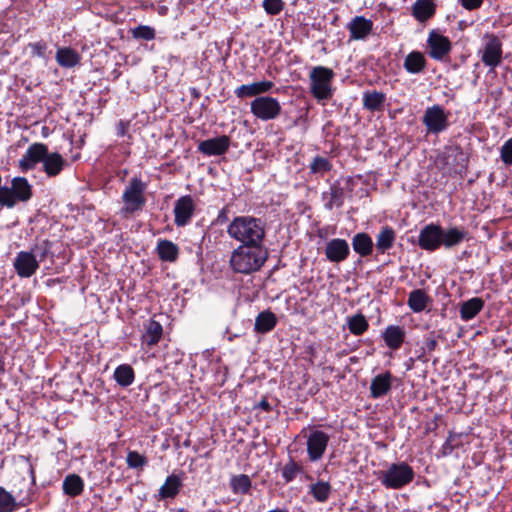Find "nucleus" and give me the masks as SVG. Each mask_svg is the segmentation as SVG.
Masks as SVG:
<instances>
[{
  "label": "nucleus",
  "instance_id": "nucleus-1",
  "mask_svg": "<svg viewBox=\"0 0 512 512\" xmlns=\"http://www.w3.org/2000/svg\"><path fill=\"white\" fill-rule=\"evenodd\" d=\"M227 234L240 245H263L266 222L254 216H236L227 226Z\"/></svg>",
  "mask_w": 512,
  "mask_h": 512
},
{
  "label": "nucleus",
  "instance_id": "nucleus-2",
  "mask_svg": "<svg viewBox=\"0 0 512 512\" xmlns=\"http://www.w3.org/2000/svg\"><path fill=\"white\" fill-rule=\"evenodd\" d=\"M268 258L263 245H239L230 256V267L236 273L251 274L261 269Z\"/></svg>",
  "mask_w": 512,
  "mask_h": 512
},
{
  "label": "nucleus",
  "instance_id": "nucleus-3",
  "mask_svg": "<svg viewBox=\"0 0 512 512\" xmlns=\"http://www.w3.org/2000/svg\"><path fill=\"white\" fill-rule=\"evenodd\" d=\"M437 166L450 175L464 177L467 174L469 156L458 144L445 145L436 156Z\"/></svg>",
  "mask_w": 512,
  "mask_h": 512
},
{
  "label": "nucleus",
  "instance_id": "nucleus-4",
  "mask_svg": "<svg viewBox=\"0 0 512 512\" xmlns=\"http://www.w3.org/2000/svg\"><path fill=\"white\" fill-rule=\"evenodd\" d=\"M335 72L326 66H315L309 72V92L318 101L330 100L335 92Z\"/></svg>",
  "mask_w": 512,
  "mask_h": 512
},
{
  "label": "nucleus",
  "instance_id": "nucleus-5",
  "mask_svg": "<svg viewBox=\"0 0 512 512\" xmlns=\"http://www.w3.org/2000/svg\"><path fill=\"white\" fill-rule=\"evenodd\" d=\"M415 477L414 469L405 461L392 463L380 471L378 480L387 489L399 490L409 485Z\"/></svg>",
  "mask_w": 512,
  "mask_h": 512
},
{
  "label": "nucleus",
  "instance_id": "nucleus-6",
  "mask_svg": "<svg viewBox=\"0 0 512 512\" xmlns=\"http://www.w3.org/2000/svg\"><path fill=\"white\" fill-rule=\"evenodd\" d=\"M33 196L32 185L25 177L17 176L11 181V186L0 188V206L13 208L18 202H27Z\"/></svg>",
  "mask_w": 512,
  "mask_h": 512
},
{
  "label": "nucleus",
  "instance_id": "nucleus-7",
  "mask_svg": "<svg viewBox=\"0 0 512 512\" xmlns=\"http://www.w3.org/2000/svg\"><path fill=\"white\" fill-rule=\"evenodd\" d=\"M146 188L147 184L140 177H133L129 180L122 194L123 213L134 214L143 210L146 205Z\"/></svg>",
  "mask_w": 512,
  "mask_h": 512
},
{
  "label": "nucleus",
  "instance_id": "nucleus-8",
  "mask_svg": "<svg viewBox=\"0 0 512 512\" xmlns=\"http://www.w3.org/2000/svg\"><path fill=\"white\" fill-rule=\"evenodd\" d=\"M253 116L261 121L277 119L282 113V106L277 98L272 96L256 97L250 103Z\"/></svg>",
  "mask_w": 512,
  "mask_h": 512
},
{
  "label": "nucleus",
  "instance_id": "nucleus-9",
  "mask_svg": "<svg viewBox=\"0 0 512 512\" xmlns=\"http://www.w3.org/2000/svg\"><path fill=\"white\" fill-rule=\"evenodd\" d=\"M483 39L485 42L481 61L487 67L496 68L501 64L503 58L502 42L494 33H485Z\"/></svg>",
  "mask_w": 512,
  "mask_h": 512
},
{
  "label": "nucleus",
  "instance_id": "nucleus-10",
  "mask_svg": "<svg viewBox=\"0 0 512 512\" xmlns=\"http://www.w3.org/2000/svg\"><path fill=\"white\" fill-rule=\"evenodd\" d=\"M449 113H446L444 108L440 105H433L428 107L422 119L423 124L426 126L427 133L439 134L449 127L448 120Z\"/></svg>",
  "mask_w": 512,
  "mask_h": 512
},
{
  "label": "nucleus",
  "instance_id": "nucleus-11",
  "mask_svg": "<svg viewBox=\"0 0 512 512\" xmlns=\"http://www.w3.org/2000/svg\"><path fill=\"white\" fill-rule=\"evenodd\" d=\"M442 227L439 224L425 225L419 232L418 246L426 251H436L441 247Z\"/></svg>",
  "mask_w": 512,
  "mask_h": 512
},
{
  "label": "nucleus",
  "instance_id": "nucleus-12",
  "mask_svg": "<svg viewBox=\"0 0 512 512\" xmlns=\"http://www.w3.org/2000/svg\"><path fill=\"white\" fill-rule=\"evenodd\" d=\"M330 440V436L321 430H313L307 437V454L311 462L320 460Z\"/></svg>",
  "mask_w": 512,
  "mask_h": 512
},
{
  "label": "nucleus",
  "instance_id": "nucleus-13",
  "mask_svg": "<svg viewBox=\"0 0 512 512\" xmlns=\"http://www.w3.org/2000/svg\"><path fill=\"white\" fill-rule=\"evenodd\" d=\"M195 203L191 195L178 198L174 205V223L177 227L188 225L195 213Z\"/></svg>",
  "mask_w": 512,
  "mask_h": 512
},
{
  "label": "nucleus",
  "instance_id": "nucleus-14",
  "mask_svg": "<svg viewBox=\"0 0 512 512\" xmlns=\"http://www.w3.org/2000/svg\"><path fill=\"white\" fill-rule=\"evenodd\" d=\"M47 148V145L44 143L31 144L18 162L21 172L26 173L33 170L37 164L42 163L43 158L46 156Z\"/></svg>",
  "mask_w": 512,
  "mask_h": 512
},
{
  "label": "nucleus",
  "instance_id": "nucleus-15",
  "mask_svg": "<svg viewBox=\"0 0 512 512\" xmlns=\"http://www.w3.org/2000/svg\"><path fill=\"white\" fill-rule=\"evenodd\" d=\"M13 266L19 277L29 278L39 269V261L32 251H20L14 259Z\"/></svg>",
  "mask_w": 512,
  "mask_h": 512
},
{
  "label": "nucleus",
  "instance_id": "nucleus-16",
  "mask_svg": "<svg viewBox=\"0 0 512 512\" xmlns=\"http://www.w3.org/2000/svg\"><path fill=\"white\" fill-rule=\"evenodd\" d=\"M427 45L429 47V56L435 60H442L451 51V42L448 37L439 34L435 30L430 31Z\"/></svg>",
  "mask_w": 512,
  "mask_h": 512
},
{
  "label": "nucleus",
  "instance_id": "nucleus-17",
  "mask_svg": "<svg viewBox=\"0 0 512 512\" xmlns=\"http://www.w3.org/2000/svg\"><path fill=\"white\" fill-rule=\"evenodd\" d=\"M231 139L227 135L217 136L201 141L198 144V151L206 156H221L230 147Z\"/></svg>",
  "mask_w": 512,
  "mask_h": 512
},
{
  "label": "nucleus",
  "instance_id": "nucleus-18",
  "mask_svg": "<svg viewBox=\"0 0 512 512\" xmlns=\"http://www.w3.org/2000/svg\"><path fill=\"white\" fill-rule=\"evenodd\" d=\"M324 254L331 263H341L350 255L348 242L342 238H333L326 243Z\"/></svg>",
  "mask_w": 512,
  "mask_h": 512
},
{
  "label": "nucleus",
  "instance_id": "nucleus-19",
  "mask_svg": "<svg viewBox=\"0 0 512 512\" xmlns=\"http://www.w3.org/2000/svg\"><path fill=\"white\" fill-rule=\"evenodd\" d=\"M275 84L269 80H263L258 82H253L250 84H244L237 87L234 91L235 95L240 98H248V97H260L265 96L264 94L270 92L274 88Z\"/></svg>",
  "mask_w": 512,
  "mask_h": 512
},
{
  "label": "nucleus",
  "instance_id": "nucleus-20",
  "mask_svg": "<svg viewBox=\"0 0 512 512\" xmlns=\"http://www.w3.org/2000/svg\"><path fill=\"white\" fill-rule=\"evenodd\" d=\"M350 40H364L373 29V22L364 16H355L348 24Z\"/></svg>",
  "mask_w": 512,
  "mask_h": 512
},
{
  "label": "nucleus",
  "instance_id": "nucleus-21",
  "mask_svg": "<svg viewBox=\"0 0 512 512\" xmlns=\"http://www.w3.org/2000/svg\"><path fill=\"white\" fill-rule=\"evenodd\" d=\"M20 497V493L15 496L0 486V512H14L18 507H24L31 502L29 495Z\"/></svg>",
  "mask_w": 512,
  "mask_h": 512
},
{
  "label": "nucleus",
  "instance_id": "nucleus-22",
  "mask_svg": "<svg viewBox=\"0 0 512 512\" xmlns=\"http://www.w3.org/2000/svg\"><path fill=\"white\" fill-rule=\"evenodd\" d=\"M394 376L390 371L376 375L370 384V396L373 399L381 398L389 393Z\"/></svg>",
  "mask_w": 512,
  "mask_h": 512
},
{
  "label": "nucleus",
  "instance_id": "nucleus-23",
  "mask_svg": "<svg viewBox=\"0 0 512 512\" xmlns=\"http://www.w3.org/2000/svg\"><path fill=\"white\" fill-rule=\"evenodd\" d=\"M465 240H469V232L465 228L457 226L448 229L442 228L441 246H444L445 249L458 246Z\"/></svg>",
  "mask_w": 512,
  "mask_h": 512
},
{
  "label": "nucleus",
  "instance_id": "nucleus-24",
  "mask_svg": "<svg viewBox=\"0 0 512 512\" xmlns=\"http://www.w3.org/2000/svg\"><path fill=\"white\" fill-rule=\"evenodd\" d=\"M405 337V329L399 325H389L381 333V338L385 345L393 351L400 349L405 341Z\"/></svg>",
  "mask_w": 512,
  "mask_h": 512
},
{
  "label": "nucleus",
  "instance_id": "nucleus-25",
  "mask_svg": "<svg viewBox=\"0 0 512 512\" xmlns=\"http://www.w3.org/2000/svg\"><path fill=\"white\" fill-rule=\"evenodd\" d=\"M326 210L331 211L334 207H341L345 200V191L339 181H335L330 185L329 191H325L321 195Z\"/></svg>",
  "mask_w": 512,
  "mask_h": 512
},
{
  "label": "nucleus",
  "instance_id": "nucleus-26",
  "mask_svg": "<svg viewBox=\"0 0 512 512\" xmlns=\"http://www.w3.org/2000/svg\"><path fill=\"white\" fill-rule=\"evenodd\" d=\"M435 0H416L412 5V16L420 23H425L436 14Z\"/></svg>",
  "mask_w": 512,
  "mask_h": 512
},
{
  "label": "nucleus",
  "instance_id": "nucleus-27",
  "mask_svg": "<svg viewBox=\"0 0 512 512\" xmlns=\"http://www.w3.org/2000/svg\"><path fill=\"white\" fill-rule=\"evenodd\" d=\"M66 164V160L62 157L60 153L49 152V150L47 149V153L46 156L43 158L42 165L43 171L48 177L58 176L62 172Z\"/></svg>",
  "mask_w": 512,
  "mask_h": 512
},
{
  "label": "nucleus",
  "instance_id": "nucleus-28",
  "mask_svg": "<svg viewBox=\"0 0 512 512\" xmlns=\"http://www.w3.org/2000/svg\"><path fill=\"white\" fill-rule=\"evenodd\" d=\"M183 486L182 479L179 475L172 473L167 476L164 484L158 490V500L174 499Z\"/></svg>",
  "mask_w": 512,
  "mask_h": 512
},
{
  "label": "nucleus",
  "instance_id": "nucleus-29",
  "mask_svg": "<svg viewBox=\"0 0 512 512\" xmlns=\"http://www.w3.org/2000/svg\"><path fill=\"white\" fill-rule=\"evenodd\" d=\"M351 245L354 252L362 258L370 256L374 248L373 240L366 232L356 233L352 237Z\"/></svg>",
  "mask_w": 512,
  "mask_h": 512
},
{
  "label": "nucleus",
  "instance_id": "nucleus-30",
  "mask_svg": "<svg viewBox=\"0 0 512 512\" xmlns=\"http://www.w3.org/2000/svg\"><path fill=\"white\" fill-rule=\"evenodd\" d=\"M427 65L424 54L420 51H412L404 59L403 67L409 74L422 73Z\"/></svg>",
  "mask_w": 512,
  "mask_h": 512
},
{
  "label": "nucleus",
  "instance_id": "nucleus-31",
  "mask_svg": "<svg viewBox=\"0 0 512 512\" xmlns=\"http://www.w3.org/2000/svg\"><path fill=\"white\" fill-rule=\"evenodd\" d=\"M484 300L480 297H474L464 301L460 305L459 313L463 321H469L475 318L484 307Z\"/></svg>",
  "mask_w": 512,
  "mask_h": 512
},
{
  "label": "nucleus",
  "instance_id": "nucleus-32",
  "mask_svg": "<svg viewBox=\"0 0 512 512\" xmlns=\"http://www.w3.org/2000/svg\"><path fill=\"white\" fill-rule=\"evenodd\" d=\"M396 239V232L390 226L381 227L379 233L376 236V250L378 253L383 254L387 250L391 249Z\"/></svg>",
  "mask_w": 512,
  "mask_h": 512
},
{
  "label": "nucleus",
  "instance_id": "nucleus-33",
  "mask_svg": "<svg viewBox=\"0 0 512 512\" xmlns=\"http://www.w3.org/2000/svg\"><path fill=\"white\" fill-rule=\"evenodd\" d=\"M156 251L159 259L166 262H175L179 256L178 246L168 239H160Z\"/></svg>",
  "mask_w": 512,
  "mask_h": 512
},
{
  "label": "nucleus",
  "instance_id": "nucleus-34",
  "mask_svg": "<svg viewBox=\"0 0 512 512\" xmlns=\"http://www.w3.org/2000/svg\"><path fill=\"white\" fill-rule=\"evenodd\" d=\"M162 335V325L158 321L150 319L145 325V333L142 335V343L152 347L160 341Z\"/></svg>",
  "mask_w": 512,
  "mask_h": 512
},
{
  "label": "nucleus",
  "instance_id": "nucleus-35",
  "mask_svg": "<svg viewBox=\"0 0 512 512\" xmlns=\"http://www.w3.org/2000/svg\"><path fill=\"white\" fill-rule=\"evenodd\" d=\"M276 324V315L270 310H265L257 315L254 324V330L257 333L265 334L272 331L275 328Z\"/></svg>",
  "mask_w": 512,
  "mask_h": 512
},
{
  "label": "nucleus",
  "instance_id": "nucleus-36",
  "mask_svg": "<svg viewBox=\"0 0 512 512\" xmlns=\"http://www.w3.org/2000/svg\"><path fill=\"white\" fill-rule=\"evenodd\" d=\"M429 302L430 297L423 289H414L408 295L407 305L414 313H420Z\"/></svg>",
  "mask_w": 512,
  "mask_h": 512
},
{
  "label": "nucleus",
  "instance_id": "nucleus-37",
  "mask_svg": "<svg viewBox=\"0 0 512 512\" xmlns=\"http://www.w3.org/2000/svg\"><path fill=\"white\" fill-rule=\"evenodd\" d=\"M63 492L69 497H77L82 494L84 490V481L77 474H68L62 484Z\"/></svg>",
  "mask_w": 512,
  "mask_h": 512
},
{
  "label": "nucleus",
  "instance_id": "nucleus-38",
  "mask_svg": "<svg viewBox=\"0 0 512 512\" xmlns=\"http://www.w3.org/2000/svg\"><path fill=\"white\" fill-rule=\"evenodd\" d=\"M56 61L61 67L72 68L79 64L80 55L71 47L59 48L56 52Z\"/></svg>",
  "mask_w": 512,
  "mask_h": 512
},
{
  "label": "nucleus",
  "instance_id": "nucleus-39",
  "mask_svg": "<svg viewBox=\"0 0 512 512\" xmlns=\"http://www.w3.org/2000/svg\"><path fill=\"white\" fill-rule=\"evenodd\" d=\"M346 323L350 333L355 336H361L369 329V322L361 312L347 316Z\"/></svg>",
  "mask_w": 512,
  "mask_h": 512
},
{
  "label": "nucleus",
  "instance_id": "nucleus-40",
  "mask_svg": "<svg viewBox=\"0 0 512 512\" xmlns=\"http://www.w3.org/2000/svg\"><path fill=\"white\" fill-rule=\"evenodd\" d=\"M386 96L383 92L376 90L363 93V107L368 111H379L384 106Z\"/></svg>",
  "mask_w": 512,
  "mask_h": 512
},
{
  "label": "nucleus",
  "instance_id": "nucleus-41",
  "mask_svg": "<svg viewBox=\"0 0 512 512\" xmlns=\"http://www.w3.org/2000/svg\"><path fill=\"white\" fill-rule=\"evenodd\" d=\"M113 378L119 386L128 387L134 382L135 373L130 365L121 364L115 369Z\"/></svg>",
  "mask_w": 512,
  "mask_h": 512
},
{
  "label": "nucleus",
  "instance_id": "nucleus-42",
  "mask_svg": "<svg viewBox=\"0 0 512 512\" xmlns=\"http://www.w3.org/2000/svg\"><path fill=\"white\" fill-rule=\"evenodd\" d=\"M332 492V487L329 482L326 481H318L309 486V494L318 501V502H326Z\"/></svg>",
  "mask_w": 512,
  "mask_h": 512
},
{
  "label": "nucleus",
  "instance_id": "nucleus-43",
  "mask_svg": "<svg viewBox=\"0 0 512 512\" xmlns=\"http://www.w3.org/2000/svg\"><path fill=\"white\" fill-rule=\"evenodd\" d=\"M230 488L234 494H248L252 485L251 479L246 474L234 475L230 479Z\"/></svg>",
  "mask_w": 512,
  "mask_h": 512
},
{
  "label": "nucleus",
  "instance_id": "nucleus-44",
  "mask_svg": "<svg viewBox=\"0 0 512 512\" xmlns=\"http://www.w3.org/2000/svg\"><path fill=\"white\" fill-rule=\"evenodd\" d=\"M304 469L302 464L296 462L292 456H289L288 462L283 466L281 470L282 478L285 483L292 482L299 473H303Z\"/></svg>",
  "mask_w": 512,
  "mask_h": 512
},
{
  "label": "nucleus",
  "instance_id": "nucleus-45",
  "mask_svg": "<svg viewBox=\"0 0 512 512\" xmlns=\"http://www.w3.org/2000/svg\"><path fill=\"white\" fill-rule=\"evenodd\" d=\"M311 174H324L332 169V164L328 158L322 156H315L309 164Z\"/></svg>",
  "mask_w": 512,
  "mask_h": 512
},
{
  "label": "nucleus",
  "instance_id": "nucleus-46",
  "mask_svg": "<svg viewBox=\"0 0 512 512\" xmlns=\"http://www.w3.org/2000/svg\"><path fill=\"white\" fill-rule=\"evenodd\" d=\"M126 462L129 468L143 469V467L148 464V459L137 451H129L127 453Z\"/></svg>",
  "mask_w": 512,
  "mask_h": 512
},
{
  "label": "nucleus",
  "instance_id": "nucleus-47",
  "mask_svg": "<svg viewBox=\"0 0 512 512\" xmlns=\"http://www.w3.org/2000/svg\"><path fill=\"white\" fill-rule=\"evenodd\" d=\"M132 37L134 39L151 41V40L155 39L156 32H155V29L151 26L139 25L132 30Z\"/></svg>",
  "mask_w": 512,
  "mask_h": 512
},
{
  "label": "nucleus",
  "instance_id": "nucleus-48",
  "mask_svg": "<svg viewBox=\"0 0 512 512\" xmlns=\"http://www.w3.org/2000/svg\"><path fill=\"white\" fill-rule=\"evenodd\" d=\"M263 8L269 15H278L284 8L282 0H264Z\"/></svg>",
  "mask_w": 512,
  "mask_h": 512
},
{
  "label": "nucleus",
  "instance_id": "nucleus-49",
  "mask_svg": "<svg viewBox=\"0 0 512 512\" xmlns=\"http://www.w3.org/2000/svg\"><path fill=\"white\" fill-rule=\"evenodd\" d=\"M500 158H501V161L506 166L512 165V138L505 141L504 144L501 146Z\"/></svg>",
  "mask_w": 512,
  "mask_h": 512
},
{
  "label": "nucleus",
  "instance_id": "nucleus-50",
  "mask_svg": "<svg viewBox=\"0 0 512 512\" xmlns=\"http://www.w3.org/2000/svg\"><path fill=\"white\" fill-rule=\"evenodd\" d=\"M51 242L49 240H44L41 244H37L32 248V252L36 255V258H39V262L46 259L51 249Z\"/></svg>",
  "mask_w": 512,
  "mask_h": 512
},
{
  "label": "nucleus",
  "instance_id": "nucleus-51",
  "mask_svg": "<svg viewBox=\"0 0 512 512\" xmlns=\"http://www.w3.org/2000/svg\"><path fill=\"white\" fill-rule=\"evenodd\" d=\"M29 47L31 49V55L33 57H39L43 59H47V44L43 41H38L35 43H30Z\"/></svg>",
  "mask_w": 512,
  "mask_h": 512
},
{
  "label": "nucleus",
  "instance_id": "nucleus-52",
  "mask_svg": "<svg viewBox=\"0 0 512 512\" xmlns=\"http://www.w3.org/2000/svg\"><path fill=\"white\" fill-rule=\"evenodd\" d=\"M437 340L434 337V332L430 334L429 337L426 338L424 347L422 348V353L418 356L419 359H422L425 353H431L437 348Z\"/></svg>",
  "mask_w": 512,
  "mask_h": 512
},
{
  "label": "nucleus",
  "instance_id": "nucleus-53",
  "mask_svg": "<svg viewBox=\"0 0 512 512\" xmlns=\"http://www.w3.org/2000/svg\"><path fill=\"white\" fill-rule=\"evenodd\" d=\"M458 2L464 9L468 11H474L483 5L484 0H458Z\"/></svg>",
  "mask_w": 512,
  "mask_h": 512
},
{
  "label": "nucleus",
  "instance_id": "nucleus-54",
  "mask_svg": "<svg viewBox=\"0 0 512 512\" xmlns=\"http://www.w3.org/2000/svg\"><path fill=\"white\" fill-rule=\"evenodd\" d=\"M228 212H229L228 207L227 206L223 207L217 215V218L215 220L216 224L222 225V224L226 223L229 220Z\"/></svg>",
  "mask_w": 512,
  "mask_h": 512
},
{
  "label": "nucleus",
  "instance_id": "nucleus-55",
  "mask_svg": "<svg viewBox=\"0 0 512 512\" xmlns=\"http://www.w3.org/2000/svg\"><path fill=\"white\" fill-rule=\"evenodd\" d=\"M452 439H453V434H452V432H450L449 437L447 438V440L444 442V444L442 446L443 455H448L453 451L454 446L452 445Z\"/></svg>",
  "mask_w": 512,
  "mask_h": 512
},
{
  "label": "nucleus",
  "instance_id": "nucleus-56",
  "mask_svg": "<svg viewBox=\"0 0 512 512\" xmlns=\"http://www.w3.org/2000/svg\"><path fill=\"white\" fill-rule=\"evenodd\" d=\"M254 410L256 409H261L263 411H266V412H271L272 411V406L271 404L268 402L267 398L266 397H263L261 399V401L259 403H257L256 405H254Z\"/></svg>",
  "mask_w": 512,
  "mask_h": 512
},
{
  "label": "nucleus",
  "instance_id": "nucleus-57",
  "mask_svg": "<svg viewBox=\"0 0 512 512\" xmlns=\"http://www.w3.org/2000/svg\"><path fill=\"white\" fill-rule=\"evenodd\" d=\"M128 126H129V122L120 120L116 126L117 135L123 137L127 132Z\"/></svg>",
  "mask_w": 512,
  "mask_h": 512
},
{
  "label": "nucleus",
  "instance_id": "nucleus-58",
  "mask_svg": "<svg viewBox=\"0 0 512 512\" xmlns=\"http://www.w3.org/2000/svg\"><path fill=\"white\" fill-rule=\"evenodd\" d=\"M30 475H31L32 484H35V471L31 464H30Z\"/></svg>",
  "mask_w": 512,
  "mask_h": 512
},
{
  "label": "nucleus",
  "instance_id": "nucleus-59",
  "mask_svg": "<svg viewBox=\"0 0 512 512\" xmlns=\"http://www.w3.org/2000/svg\"><path fill=\"white\" fill-rule=\"evenodd\" d=\"M177 512H186V510L184 508H180L177 510Z\"/></svg>",
  "mask_w": 512,
  "mask_h": 512
}]
</instances>
